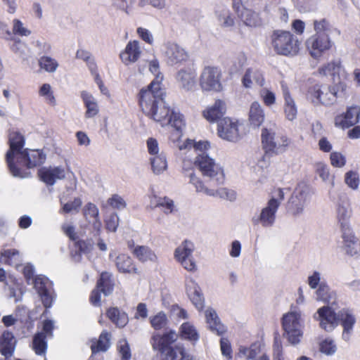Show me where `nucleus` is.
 Returning <instances> with one entry per match:
<instances>
[{
	"instance_id": "1",
	"label": "nucleus",
	"mask_w": 360,
	"mask_h": 360,
	"mask_svg": "<svg viewBox=\"0 0 360 360\" xmlns=\"http://www.w3.org/2000/svg\"><path fill=\"white\" fill-rule=\"evenodd\" d=\"M162 77L158 76L148 86L147 89H141L139 94V105L143 112L150 119L158 122L162 127L171 125L175 131L171 135V140L174 136L179 139L185 126L184 116L179 112L170 109L165 101V92L161 88Z\"/></svg>"
},
{
	"instance_id": "2",
	"label": "nucleus",
	"mask_w": 360,
	"mask_h": 360,
	"mask_svg": "<svg viewBox=\"0 0 360 360\" xmlns=\"http://www.w3.org/2000/svg\"><path fill=\"white\" fill-rule=\"evenodd\" d=\"M316 33L306 41V46L310 55L317 58L333 45L330 39L333 27L326 19L314 21Z\"/></svg>"
},
{
	"instance_id": "3",
	"label": "nucleus",
	"mask_w": 360,
	"mask_h": 360,
	"mask_svg": "<svg viewBox=\"0 0 360 360\" xmlns=\"http://www.w3.org/2000/svg\"><path fill=\"white\" fill-rule=\"evenodd\" d=\"M178 338L177 334L170 330L162 335L155 334L152 338V345L154 349L158 350L162 354V360H191V356L185 352L184 347L177 345L172 347L171 345Z\"/></svg>"
},
{
	"instance_id": "4",
	"label": "nucleus",
	"mask_w": 360,
	"mask_h": 360,
	"mask_svg": "<svg viewBox=\"0 0 360 360\" xmlns=\"http://www.w3.org/2000/svg\"><path fill=\"white\" fill-rule=\"evenodd\" d=\"M271 46L277 54L294 56L300 50V41L291 32L274 30L271 35Z\"/></svg>"
},
{
	"instance_id": "5",
	"label": "nucleus",
	"mask_w": 360,
	"mask_h": 360,
	"mask_svg": "<svg viewBox=\"0 0 360 360\" xmlns=\"http://www.w3.org/2000/svg\"><path fill=\"white\" fill-rule=\"evenodd\" d=\"M195 165L198 167L206 181L212 186H218L224 181V174L221 167L216 163L206 153L198 155Z\"/></svg>"
},
{
	"instance_id": "6",
	"label": "nucleus",
	"mask_w": 360,
	"mask_h": 360,
	"mask_svg": "<svg viewBox=\"0 0 360 360\" xmlns=\"http://www.w3.org/2000/svg\"><path fill=\"white\" fill-rule=\"evenodd\" d=\"M311 196L310 189L307 185L298 184L287 202V212L293 217L303 214L304 207L309 202Z\"/></svg>"
},
{
	"instance_id": "7",
	"label": "nucleus",
	"mask_w": 360,
	"mask_h": 360,
	"mask_svg": "<svg viewBox=\"0 0 360 360\" xmlns=\"http://www.w3.org/2000/svg\"><path fill=\"white\" fill-rule=\"evenodd\" d=\"M262 143L265 150V156H267L285 151L290 141L285 136H276L271 128H264L262 132Z\"/></svg>"
},
{
	"instance_id": "8",
	"label": "nucleus",
	"mask_w": 360,
	"mask_h": 360,
	"mask_svg": "<svg viewBox=\"0 0 360 360\" xmlns=\"http://www.w3.org/2000/svg\"><path fill=\"white\" fill-rule=\"evenodd\" d=\"M24 138L18 132H11L9 135L10 149L6 153V158L9 167L10 172L13 176L24 178L27 176V172H22L15 165L13 162L14 157L17 159L18 154L22 153V147L24 146Z\"/></svg>"
},
{
	"instance_id": "9",
	"label": "nucleus",
	"mask_w": 360,
	"mask_h": 360,
	"mask_svg": "<svg viewBox=\"0 0 360 360\" xmlns=\"http://www.w3.org/2000/svg\"><path fill=\"white\" fill-rule=\"evenodd\" d=\"M340 90L341 88L335 85L330 86L316 84L309 89L307 98L315 105H330L335 102Z\"/></svg>"
},
{
	"instance_id": "10",
	"label": "nucleus",
	"mask_w": 360,
	"mask_h": 360,
	"mask_svg": "<svg viewBox=\"0 0 360 360\" xmlns=\"http://www.w3.org/2000/svg\"><path fill=\"white\" fill-rule=\"evenodd\" d=\"M283 335L292 345L298 344L302 337L301 314L300 312L292 311L283 315L282 318Z\"/></svg>"
},
{
	"instance_id": "11",
	"label": "nucleus",
	"mask_w": 360,
	"mask_h": 360,
	"mask_svg": "<svg viewBox=\"0 0 360 360\" xmlns=\"http://www.w3.org/2000/svg\"><path fill=\"white\" fill-rule=\"evenodd\" d=\"M185 176H188L190 183L192 184L197 192H203L206 195L213 197H219L221 199L234 201L236 199V193L233 190L226 188H219L218 189H212L206 188L202 181L195 174L193 169L183 168Z\"/></svg>"
},
{
	"instance_id": "12",
	"label": "nucleus",
	"mask_w": 360,
	"mask_h": 360,
	"mask_svg": "<svg viewBox=\"0 0 360 360\" xmlns=\"http://www.w3.org/2000/svg\"><path fill=\"white\" fill-rule=\"evenodd\" d=\"M279 206L280 202L276 199L271 198L262 209L259 215L252 217V222L255 225L261 224L264 228L273 226Z\"/></svg>"
},
{
	"instance_id": "13",
	"label": "nucleus",
	"mask_w": 360,
	"mask_h": 360,
	"mask_svg": "<svg viewBox=\"0 0 360 360\" xmlns=\"http://www.w3.org/2000/svg\"><path fill=\"white\" fill-rule=\"evenodd\" d=\"M221 72L213 67H205L200 77V85L203 91H219L222 89L220 82Z\"/></svg>"
},
{
	"instance_id": "14",
	"label": "nucleus",
	"mask_w": 360,
	"mask_h": 360,
	"mask_svg": "<svg viewBox=\"0 0 360 360\" xmlns=\"http://www.w3.org/2000/svg\"><path fill=\"white\" fill-rule=\"evenodd\" d=\"M321 75L327 76H333V80L334 85L341 88V91H343L347 84L345 82L346 79V73L341 66L339 60H333L326 65L322 66L319 70Z\"/></svg>"
},
{
	"instance_id": "15",
	"label": "nucleus",
	"mask_w": 360,
	"mask_h": 360,
	"mask_svg": "<svg viewBox=\"0 0 360 360\" xmlns=\"http://www.w3.org/2000/svg\"><path fill=\"white\" fill-rule=\"evenodd\" d=\"M32 283L34 285V288L41 297V302L45 308H50L52 306L54 299L51 292V282L46 276L38 275L34 277Z\"/></svg>"
},
{
	"instance_id": "16",
	"label": "nucleus",
	"mask_w": 360,
	"mask_h": 360,
	"mask_svg": "<svg viewBox=\"0 0 360 360\" xmlns=\"http://www.w3.org/2000/svg\"><path fill=\"white\" fill-rule=\"evenodd\" d=\"M238 126L237 121L229 117L222 118L218 122V135L224 140L236 142L240 137Z\"/></svg>"
},
{
	"instance_id": "17",
	"label": "nucleus",
	"mask_w": 360,
	"mask_h": 360,
	"mask_svg": "<svg viewBox=\"0 0 360 360\" xmlns=\"http://www.w3.org/2000/svg\"><path fill=\"white\" fill-rule=\"evenodd\" d=\"M335 308L332 305L321 307L314 315V319L320 321V326L327 332L332 331L338 325V314L335 312Z\"/></svg>"
},
{
	"instance_id": "18",
	"label": "nucleus",
	"mask_w": 360,
	"mask_h": 360,
	"mask_svg": "<svg viewBox=\"0 0 360 360\" xmlns=\"http://www.w3.org/2000/svg\"><path fill=\"white\" fill-rule=\"evenodd\" d=\"M46 160V155L39 150H24L20 153L16 159L15 165L26 166L27 168H32L42 165Z\"/></svg>"
},
{
	"instance_id": "19",
	"label": "nucleus",
	"mask_w": 360,
	"mask_h": 360,
	"mask_svg": "<svg viewBox=\"0 0 360 360\" xmlns=\"http://www.w3.org/2000/svg\"><path fill=\"white\" fill-rule=\"evenodd\" d=\"M336 214L341 231L351 229L349 219L352 215L351 205L349 198L345 195H340L336 203Z\"/></svg>"
},
{
	"instance_id": "20",
	"label": "nucleus",
	"mask_w": 360,
	"mask_h": 360,
	"mask_svg": "<svg viewBox=\"0 0 360 360\" xmlns=\"http://www.w3.org/2000/svg\"><path fill=\"white\" fill-rule=\"evenodd\" d=\"M360 118V106L352 105L347 108L345 114L335 118V124L342 129L349 128L359 122Z\"/></svg>"
},
{
	"instance_id": "21",
	"label": "nucleus",
	"mask_w": 360,
	"mask_h": 360,
	"mask_svg": "<svg viewBox=\"0 0 360 360\" xmlns=\"http://www.w3.org/2000/svg\"><path fill=\"white\" fill-rule=\"evenodd\" d=\"M338 322L343 328L342 338L347 342L349 340L356 323V318L352 311L347 309H342L338 313Z\"/></svg>"
},
{
	"instance_id": "22",
	"label": "nucleus",
	"mask_w": 360,
	"mask_h": 360,
	"mask_svg": "<svg viewBox=\"0 0 360 360\" xmlns=\"http://www.w3.org/2000/svg\"><path fill=\"white\" fill-rule=\"evenodd\" d=\"M40 179L49 186H53L57 180H61L65 177V169L61 167H41L38 171Z\"/></svg>"
},
{
	"instance_id": "23",
	"label": "nucleus",
	"mask_w": 360,
	"mask_h": 360,
	"mask_svg": "<svg viewBox=\"0 0 360 360\" xmlns=\"http://www.w3.org/2000/svg\"><path fill=\"white\" fill-rule=\"evenodd\" d=\"M342 238L343 239V250L345 253L354 257L360 256V243L354 236L351 229L342 230Z\"/></svg>"
},
{
	"instance_id": "24",
	"label": "nucleus",
	"mask_w": 360,
	"mask_h": 360,
	"mask_svg": "<svg viewBox=\"0 0 360 360\" xmlns=\"http://www.w3.org/2000/svg\"><path fill=\"white\" fill-rule=\"evenodd\" d=\"M281 92L284 100L283 111L285 117L293 121L296 119L297 115V107L294 98L292 97L288 86L284 82H281Z\"/></svg>"
},
{
	"instance_id": "25",
	"label": "nucleus",
	"mask_w": 360,
	"mask_h": 360,
	"mask_svg": "<svg viewBox=\"0 0 360 360\" xmlns=\"http://www.w3.org/2000/svg\"><path fill=\"white\" fill-rule=\"evenodd\" d=\"M239 19L247 27H259L264 25V20L260 13L247 8L243 9V13L239 14Z\"/></svg>"
},
{
	"instance_id": "26",
	"label": "nucleus",
	"mask_w": 360,
	"mask_h": 360,
	"mask_svg": "<svg viewBox=\"0 0 360 360\" xmlns=\"http://www.w3.org/2000/svg\"><path fill=\"white\" fill-rule=\"evenodd\" d=\"M83 214L85 219L92 224L94 229L97 232L100 231L102 224L97 206L91 202L87 203L83 208Z\"/></svg>"
},
{
	"instance_id": "27",
	"label": "nucleus",
	"mask_w": 360,
	"mask_h": 360,
	"mask_svg": "<svg viewBox=\"0 0 360 360\" xmlns=\"http://www.w3.org/2000/svg\"><path fill=\"white\" fill-rule=\"evenodd\" d=\"M205 314L207 323L211 331L215 332L218 335H221L226 331V328L221 323L215 310L208 308Z\"/></svg>"
},
{
	"instance_id": "28",
	"label": "nucleus",
	"mask_w": 360,
	"mask_h": 360,
	"mask_svg": "<svg viewBox=\"0 0 360 360\" xmlns=\"http://www.w3.org/2000/svg\"><path fill=\"white\" fill-rule=\"evenodd\" d=\"M141 50L138 41H129L124 52L120 53V58L124 63L128 65L135 63L139 58Z\"/></svg>"
},
{
	"instance_id": "29",
	"label": "nucleus",
	"mask_w": 360,
	"mask_h": 360,
	"mask_svg": "<svg viewBox=\"0 0 360 360\" xmlns=\"http://www.w3.org/2000/svg\"><path fill=\"white\" fill-rule=\"evenodd\" d=\"M226 112V104L221 100H217L214 104L203 111L204 117L210 122H219Z\"/></svg>"
},
{
	"instance_id": "30",
	"label": "nucleus",
	"mask_w": 360,
	"mask_h": 360,
	"mask_svg": "<svg viewBox=\"0 0 360 360\" xmlns=\"http://www.w3.org/2000/svg\"><path fill=\"white\" fill-rule=\"evenodd\" d=\"M316 300L326 303L328 305L335 306L337 301L336 292L331 290L329 286L321 282L316 291Z\"/></svg>"
},
{
	"instance_id": "31",
	"label": "nucleus",
	"mask_w": 360,
	"mask_h": 360,
	"mask_svg": "<svg viewBox=\"0 0 360 360\" xmlns=\"http://www.w3.org/2000/svg\"><path fill=\"white\" fill-rule=\"evenodd\" d=\"M16 340L11 332L5 331L0 338V352L8 358L13 355L15 350Z\"/></svg>"
},
{
	"instance_id": "32",
	"label": "nucleus",
	"mask_w": 360,
	"mask_h": 360,
	"mask_svg": "<svg viewBox=\"0 0 360 360\" xmlns=\"http://www.w3.org/2000/svg\"><path fill=\"white\" fill-rule=\"evenodd\" d=\"M166 55L168 63L171 65L185 61L188 58L186 52L176 44H170L168 45Z\"/></svg>"
},
{
	"instance_id": "33",
	"label": "nucleus",
	"mask_w": 360,
	"mask_h": 360,
	"mask_svg": "<svg viewBox=\"0 0 360 360\" xmlns=\"http://www.w3.org/2000/svg\"><path fill=\"white\" fill-rule=\"evenodd\" d=\"M196 74L191 69L179 71L176 79L181 88L186 91L192 90L195 84Z\"/></svg>"
},
{
	"instance_id": "34",
	"label": "nucleus",
	"mask_w": 360,
	"mask_h": 360,
	"mask_svg": "<svg viewBox=\"0 0 360 360\" xmlns=\"http://www.w3.org/2000/svg\"><path fill=\"white\" fill-rule=\"evenodd\" d=\"M186 290L191 301L195 307L198 310L202 309L204 307V297L198 285L194 281H191L187 285Z\"/></svg>"
},
{
	"instance_id": "35",
	"label": "nucleus",
	"mask_w": 360,
	"mask_h": 360,
	"mask_svg": "<svg viewBox=\"0 0 360 360\" xmlns=\"http://www.w3.org/2000/svg\"><path fill=\"white\" fill-rule=\"evenodd\" d=\"M243 84L246 88L252 87L253 84H256L259 86H263L264 83V79L262 73L254 68H249L246 70L243 79Z\"/></svg>"
},
{
	"instance_id": "36",
	"label": "nucleus",
	"mask_w": 360,
	"mask_h": 360,
	"mask_svg": "<svg viewBox=\"0 0 360 360\" xmlns=\"http://www.w3.org/2000/svg\"><path fill=\"white\" fill-rule=\"evenodd\" d=\"M215 15L221 27L229 28L235 25V18L228 8L219 7L215 11Z\"/></svg>"
},
{
	"instance_id": "37",
	"label": "nucleus",
	"mask_w": 360,
	"mask_h": 360,
	"mask_svg": "<svg viewBox=\"0 0 360 360\" xmlns=\"http://www.w3.org/2000/svg\"><path fill=\"white\" fill-rule=\"evenodd\" d=\"M264 112L261 105L255 101L251 104L249 112V121L255 127H259L264 120Z\"/></svg>"
},
{
	"instance_id": "38",
	"label": "nucleus",
	"mask_w": 360,
	"mask_h": 360,
	"mask_svg": "<svg viewBox=\"0 0 360 360\" xmlns=\"http://www.w3.org/2000/svg\"><path fill=\"white\" fill-rule=\"evenodd\" d=\"M81 97L86 108L85 117L91 118L96 116L98 113V106L94 96L88 92L83 91L81 93Z\"/></svg>"
},
{
	"instance_id": "39",
	"label": "nucleus",
	"mask_w": 360,
	"mask_h": 360,
	"mask_svg": "<svg viewBox=\"0 0 360 360\" xmlns=\"http://www.w3.org/2000/svg\"><path fill=\"white\" fill-rule=\"evenodd\" d=\"M116 266L120 272L139 274L138 269L133 264L131 258L127 255L122 254L117 257Z\"/></svg>"
},
{
	"instance_id": "40",
	"label": "nucleus",
	"mask_w": 360,
	"mask_h": 360,
	"mask_svg": "<svg viewBox=\"0 0 360 360\" xmlns=\"http://www.w3.org/2000/svg\"><path fill=\"white\" fill-rule=\"evenodd\" d=\"M180 138L181 136L179 139L174 136V141H172L174 143H176V146L179 148L180 150L193 148L196 150H200L202 153H205L203 150L207 149V148L210 146L207 141H200L198 143H195L193 140L188 139H186L185 142H184L182 144H181Z\"/></svg>"
},
{
	"instance_id": "41",
	"label": "nucleus",
	"mask_w": 360,
	"mask_h": 360,
	"mask_svg": "<svg viewBox=\"0 0 360 360\" xmlns=\"http://www.w3.org/2000/svg\"><path fill=\"white\" fill-rule=\"evenodd\" d=\"M113 285L112 275L108 272L102 273L97 282V288L101 292L105 295H110L113 290Z\"/></svg>"
},
{
	"instance_id": "42",
	"label": "nucleus",
	"mask_w": 360,
	"mask_h": 360,
	"mask_svg": "<svg viewBox=\"0 0 360 360\" xmlns=\"http://www.w3.org/2000/svg\"><path fill=\"white\" fill-rule=\"evenodd\" d=\"M107 316L119 328L124 327L128 321L127 314L121 313L117 307L110 308L107 311Z\"/></svg>"
},
{
	"instance_id": "43",
	"label": "nucleus",
	"mask_w": 360,
	"mask_h": 360,
	"mask_svg": "<svg viewBox=\"0 0 360 360\" xmlns=\"http://www.w3.org/2000/svg\"><path fill=\"white\" fill-rule=\"evenodd\" d=\"M194 245L191 241L184 240L174 252L175 258L179 261L192 257Z\"/></svg>"
},
{
	"instance_id": "44",
	"label": "nucleus",
	"mask_w": 360,
	"mask_h": 360,
	"mask_svg": "<svg viewBox=\"0 0 360 360\" xmlns=\"http://www.w3.org/2000/svg\"><path fill=\"white\" fill-rule=\"evenodd\" d=\"M20 262V254L17 250H6L0 252V262L1 263L17 266Z\"/></svg>"
},
{
	"instance_id": "45",
	"label": "nucleus",
	"mask_w": 360,
	"mask_h": 360,
	"mask_svg": "<svg viewBox=\"0 0 360 360\" xmlns=\"http://www.w3.org/2000/svg\"><path fill=\"white\" fill-rule=\"evenodd\" d=\"M111 335L110 333L103 331L100 335L99 339L97 342L96 345H92L91 346V349L92 352V355H96L99 352H105L110 347V339Z\"/></svg>"
},
{
	"instance_id": "46",
	"label": "nucleus",
	"mask_w": 360,
	"mask_h": 360,
	"mask_svg": "<svg viewBox=\"0 0 360 360\" xmlns=\"http://www.w3.org/2000/svg\"><path fill=\"white\" fill-rule=\"evenodd\" d=\"M180 333L182 338L190 341L196 342L199 339V335L195 328L188 322L184 323L181 325Z\"/></svg>"
},
{
	"instance_id": "47",
	"label": "nucleus",
	"mask_w": 360,
	"mask_h": 360,
	"mask_svg": "<svg viewBox=\"0 0 360 360\" xmlns=\"http://www.w3.org/2000/svg\"><path fill=\"white\" fill-rule=\"evenodd\" d=\"M153 171L156 174L163 172L167 167L165 155L161 153L160 155L150 158Z\"/></svg>"
},
{
	"instance_id": "48",
	"label": "nucleus",
	"mask_w": 360,
	"mask_h": 360,
	"mask_svg": "<svg viewBox=\"0 0 360 360\" xmlns=\"http://www.w3.org/2000/svg\"><path fill=\"white\" fill-rule=\"evenodd\" d=\"M133 253L139 260L143 262L155 259V254L146 246L135 247Z\"/></svg>"
},
{
	"instance_id": "49",
	"label": "nucleus",
	"mask_w": 360,
	"mask_h": 360,
	"mask_svg": "<svg viewBox=\"0 0 360 360\" xmlns=\"http://www.w3.org/2000/svg\"><path fill=\"white\" fill-rule=\"evenodd\" d=\"M46 335L44 333H37L33 338V349L38 355L44 354L46 352L47 345L46 342Z\"/></svg>"
},
{
	"instance_id": "50",
	"label": "nucleus",
	"mask_w": 360,
	"mask_h": 360,
	"mask_svg": "<svg viewBox=\"0 0 360 360\" xmlns=\"http://www.w3.org/2000/svg\"><path fill=\"white\" fill-rule=\"evenodd\" d=\"M39 65L41 68L49 72H54L58 67L57 61L49 56L41 57L39 60Z\"/></svg>"
},
{
	"instance_id": "51",
	"label": "nucleus",
	"mask_w": 360,
	"mask_h": 360,
	"mask_svg": "<svg viewBox=\"0 0 360 360\" xmlns=\"http://www.w3.org/2000/svg\"><path fill=\"white\" fill-rule=\"evenodd\" d=\"M359 174L354 171H349L345 175V184L352 190H357L359 185Z\"/></svg>"
},
{
	"instance_id": "52",
	"label": "nucleus",
	"mask_w": 360,
	"mask_h": 360,
	"mask_svg": "<svg viewBox=\"0 0 360 360\" xmlns=\"http://www.w3.org/2000/svg\"><path fill=\"white\" fill-rule=\"evenodd\" d=\"M162 207L163 212L166 214H170L174 209V205L172 200L169 198H159L157 200L154 207Z\"/></svg>"
},
{
	"instance_id": "53",
	"label": "nucleus",
	"mask_w": 360,
	"mask_h": 360,
	"mask_svg": "<svg viewBox=\"0 0 360 360\" xmlns=\"http://www.w3.org/2000/svg\"><path fill=\"white\" fill-rule=\"evenodd\" d=\"M320 351L326 355H333L337 351V346L330 338H326L320 343Z\"/></svg>"
},
{
	"instance_id": "54",
	"label": "nucleus",
	"mask_w": 360,
	"mask_h": 360,
	"mask_svg": "<svg viewBox=\"0 0 360 360\" xmlns=\"http://www.w3.org/2000/svg\"><path fill=\"white\" fill-rule=\"evenodd\" d=\"M139 4L141 7L150 6L157 10H162L166 8L167 2L166 0H139Z\"/></svg>"
},
{
	"instance_id": "55",
	"label": "nucleus",
	"mask_w": 360,
	"mask_h": 360,
	"mask_svg": "<svg viewBox=\"0 0 360 360\" xmlns=\"http://www.w3.org/2000/svg\"><path fill=\"white\" fill-rule=\"evenodd\" d=\"M259 95L262 97L264 104L267 106H271L275 103L276 96L274 92L268 89L264 88L259 91Z\"/></svg>"
},
{
	"instance_id": "56",
	"label": "nucleus",
	"mask_w": 360,
	"mask_h": 360,
	"mask_svg": "<svg viewBox=\"0 0 360 360\" xmlns=\"http://www.w3.org/2000/svg\"><path fill=\"white\" fill-rule=\"evenodd\" d=\"M13 33L20 36H29L31 32L23 26L20 20L14 19L13 21Z\"/></svg>"
},
{
	"instance_id": "57",
	"label": "nucleus",
	"mask_w": 360,
	"mask_h": 360,
	"mask_svg": "<svg viewBox=\"0 0 360 360\" xmlns=\"http://www.w3.org/2000/svg\"><path fill=\"white\" fill-rule=\"evenodd\" d=\"M11 49L12 51L19 57L24 58L26 56V44L20 39L14 40L13 44L11 46Z\"/></svg>"
},
{
	"instance_id": "58",
	"label": "nucleus",
	"mask_w": 360,
	"mask_h": 360,
	"mask_svg": "<svg viewBox=\"0 0 360 360\" xmlns=\"http://www.w3.org/2000/svg\"><path fill=\"white\" fill-rule=\"evenodd\" d=\"M76 246L79 252L77 253L76 252L75 255H73V257L75 260L79 262L81 259V253H86L89 251L91 245L89 243H86L84 240H79L76 243Z\"/></svg>"
},
{
	"instance_id": "59",
	"label": "nucleus",
	"mask_w": 360,
	"mask_h": 360,
	"mask_svg": "<svg viewBox=\"0 0 360 360\" xmlns=\"http://www.w3.org/2000/svg\"><path fill=\"white\" fill-rule=\"evenodd\" d=\"M331 165L335 167H342L346 164L345 157L338 152H333L330 156Z\"/></svg>"
},
{
	"instance_id": "60",
	"label": "nucleus",
	"mask_w": 360,
	"mask_h": 360,
	"mask_svg": "<svg viewBox=\"0 0 360 360\" xmlns=\"http://www.w3.org/2000/svg\"><path fill=\"white\" fill-rule=\"evenodd\" d=\"M167 318L165 314L159 313L150 321L152 326L155 330H160L166 326Z\"/></svg>"
},
{
	"instance_id": "61",
	"label": "nucleus",
	"mask_w": 360,
	"mask_h": 360,
	"mask_svg": "<svg viewBox=\"0 0 360 360\" xmlns=\"http://www.w3.org/2000/svg\"><path fill=\"white\" fill-rule=\"evenodd\" d=\"M118 349L122 360H129L131 358L129 345L126 340H120Z\"/></svg>"
},
{
	"instance_id": "62",
	"label": "nucleus",
	"mask_w": 360,
	"mask_h": 360,
	"mask_svg": "<svg viewBox=\"0 0 360 360\" xmlns=\"http://www.w3.org/2000/svg\"><path fill=\"white\" fill-rule=\"evenodd\" d=\"M82 205V200L80 198H75L72 202H67L63 206V212L65 213H70L71 212H78L79 208Z\"/></svg>"
},
{
	"instance_id": "63",
	"label": "nucleus",
	"mask_w": 360,
	"mask_h": 360,
	"mask_svg": "<svg viewBox=\"0 0 360 360\" xmlns=\"http://www.w3.org/2000/svg\"><path fill=\"white\" fill-rule=\"evenodd\" d=\"M119 224V217L116 213L111 214L105 220L106 229L112 232H115Z\"/></svg>"
},
{
	"instance_id": "64",
	"label": "nucleus",
	"mask_w": 360,
	"mask_h": 360,
	"mask_svg": "<svg viewBox=\"0 0 360 360\" xmlns=\"http://www.w3.org/2000/svg\"><path fill=\"white\" fill-rule=\"evenodd\" d=\"M315 169L317 174L323 181H326L329 177V169L328 166L323 162H317L315 165Z\"/></svg>"
}]
</instances>
